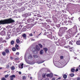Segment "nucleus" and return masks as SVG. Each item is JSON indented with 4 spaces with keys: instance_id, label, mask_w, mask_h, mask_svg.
Wrapping results in <instances>:
<instances>
[{
    "instance_id": "52",
    "label": "nucleus",
    "mask_w": 80,
    "mask_h": 80,
    "mask_svg": "<svg viewBox=\"0 0 80 80\" xmlns=\"http://www.w3.org/2000/svg\"><path fill=\"white\" fill-rule=\"evenodd\" d=\"M68 22H69L68 23H72V22L71 21H68Z\"/></svg>"
},
{
    "instance_id": "43",
    "label": "nucleus",
    "mask_w": 80,
    "mask_h": 80,
    "mask_svg": "<svg viewBox=\"0 0 80 80\" xmlns=\"http://www.w3.org/2000/svg\"><path fill=\"white\" fill-rule=\"evenodd\" d=\"M22 79L23 80H26V77L25 76H23L22 77Z\"/></svg>"
},
{
    "instance_id": "57",
    "label": "nucleus",
    "mask_w": 80,
    "mask_h": 80,
    "mask_svg": "<svg viewBox=\"0 0 80 80\" xmlns=\"http://www.w3.org/2000/svg\"><path fill=\"white\" fill-rule=\"evenodd\" d=\"M74 18V17H72L71 18V20H73V18Z\"/></svg>"
},
{
    "instance_id": "58",
    "label": "nucleus",
    "mask_w": 80,
    "mask_h": 80,
    "mask_svg": "<svg viewBox=\"0 0 80 80\" xmlns=\"http://www.w3.org/2000/svg\"><path fill=\"white\" fill-rule=\"evenodd\" d=\"M6 68H9V65H7V66Z\"/></svg>"
},
{
    "instance_id": "17",
    "label": "nucleus",
    "mask_w": 80,
    "mask_h": 80,
    "mask_svg": "<svg viewBox=\"0 0 80 80\" xmlns=\"http://www.w3.org/2000/svg\"><path fill=\"white\" fill-rule=\"evenodd\" d=\"M32 58H33V57L31 55H30L28 56V59H32Z\"/></svg>"
},
{
    "instance_id": "51",
    "label": "nucleus",
    "mask_w": 80,
    "mask_h": 80,
    "mask_svg": "<svg viewBox=\"0 0 80 80\" xmlns=\"http://www.w3.org/2000/svg\"><path fill=\"white\" fill-rule=\"evenodd\" d=\"M1 80H6V79L5 78H3Z\"/></svg>"
},
{
    "instance_id": "19",
    "label": "nucleus",
    "mask_w": 80,
    "mask_h": 80,
    "mask_svg": "<svg viewBox=\"0 0 80 80\" xmlns=\"http://www.w3.org/2000/svg\"><path fill=\"white\" fill-rule=\"evenodd\" d=\"M76 44L78 45H80V40L78 41H77Z\"/></svg>"
},
{
    "instance_id": "32",
    "label": "nucleus",
    "mask_w": 80,
    "mask_h": 80,
    "mask_svg": "<svg viewBox=\"0 0 80 80\" xmlns=\"http://www.w3.org/2000/svg\"><path fill=\"white\" fill-rule=\"evenodd\" d=\"M70 52H72L73 50V47L71 48H69Z\"/></svg>"
},
{
    "instance_id": "25",
    "label": "nucleus",
    "mask_w": 80,
    "mask_h": 80,
    "mask_svg": "<svg viewBox=\"0 0 80 80\" xmlns=\"http://www.w3.org/2000/svg\"><path fill=\"white\" fill-rule=\"evenodd\" d=\"M2 54L3 56H5V55H6V52H3L2 53Z\"/></svg>"
},
{
    "instance_id": "50",
    "label": "nucleus",
    "mask_w": 80,
    "mask_h": 80,
    "mask_svg": "<svg viewBox=\"0 0 80 80\" xmlns=\"http://www.w3.org/2000/svg\"><path fill=\"white\" fill-rule=\"evenodd\" d=\"M42 77H43V78L45 77V74H42Z\"/></svg>"
},
{
    "instance_id": "10",
    "label": "nucleus",
    "mask_w": 80,
    "mask_h": 80,
    "mask_svg": "<svg viewBox=\"0 0 80 80\" xmlns=\"http://www.w3.org/2000/svg\"><path fill=\"white\" fill-rule=\"evenodd\" d=\"M61 42H62V45H64L63 43L65 42V38L63 37L62 38Z\"/></svg>"
},
{
    "instance_id": "60",
    "label": "nucleus",
    "mask_w": 80,
    "mask_h": 80,
    "mask_svg": "<svg viewBox=\"0 0 80 80\" xmlns=\"http://www.w3.org/2000/svg\"><path fill=\"white\" fill-rule=\"evenodd\" d=\"M3 42H5V43H6V42H7V41H6V40H4L3 41Z\"/></svg>"
},
{
    "instance_id": "6",
    "label": "nucleus",
    "mask_w": 80,
    "mask_h": 80,
    "mask_svg": "<svg viewBox=\"0 0 80 80\" xmlns=\"http://www.w3.org/2000/svg\"><path fill=\"white\" fill-rule=\"evenodd\" d=\"M16 76L15 75H12L9 77L10 80H13V78H15Z\"/></svg>"
},
{
    "instance_id": "29",
    "label": "nucleus",
    "mask_w": 80,
    "mask_h": 80,
    "mask_svg": "<svg viewBox=\"0 0 80 80\" xmlns=\"http://www.w3.org/2000/svg\"><path fill=\"white\" fill-rule=\"evenodd\" d=\"M43 54V50H42L40 51V54L42 55Z\"/></svg>"
},
{
    "instance_id": "61",
    "label": "nucleus",
    "mask_w": 80,
    "mask_h": 80,
    "mask_svg": "<svg viewBox=\"0 0 80 80\" xmlns=\"http://www.w3.org/2000/svg\"><path fill=\"white\" fill-rule=\"evenodd\" d=\"M69 43L71 44V45H73V43H72V42H69Z\"/></svg>"
},
{
    "instance_id": "2",
    "label": "nucleus",
    "mask_w": 80,
    "mask_h": 80,
    "mask_svg": "<svg viewBox=\"0 0 80 80\" xmlns=\"http://www.w3.org/2000/svg\"><path fill=\"white\" fill-rule=\"evenodd\" d=\"M40 50V48L38 46V45H37L36 46L35 48H32V51L34 54H37V53L38 51H39Z\"/></svg>"
},
{
    "instance_id": "54",
    "label": "nucleus",
    "mask_w": 80,
    "mask_h": 80,
    "mask_svg": "<svg viewBox=\"0 0 80 80\" xmlns=\"http://www.w3.org/2000/svg\"><path fill=\"white\" fill-rule=\"evenodd\" d=\"M31 26V24H29L28 25V27H29V28H31V26Z\"/></svg>"
},
{
    "instance_id": "20",
    "label": "nucleus",
    "mask_w": 80,
    "mask_h": 80,
    "mask_svg": "<svg viewBox=\"0 0 80 80\" xmlns=\"http://www.w3.org/2000/svg\"><path fill=\"white\" fill-rule=\"evenodd\" d=\"M24 15L25 17L26 18L28 16H30L31 15L30 14V15H29V14H25Z\"/></svg>"
},
{
    "instance_id": "11",
    "label": "nucleus",
    "mask_w": 80,
    "mask_h": 80,
    "mask_svg": "<svg viewBox=\"0 0 80 80\" xmlns=\"http://www.w3.org/2000/svg\"><path fill=\"white\" fill-rule=\"evenodd\" d=\"M23 63H21L18 65V67L19 68H23Z\"/></svg>"
},
{
    "instance_id": "47",
    "label": "nucleus",
    "mask_w": 80,
    "mask_h": 80,
    "mask_svg": "<svg viewBox=\"0 0 80 80\" xmlns=\"http://www.w3.org/2000/svg\"><path fill=\"white\" fill-rule=\"evenodd\" d=\"M17 30L18 32H19L20 31V29H19V28H17Z\"/></svg>"
},
{
    "instance_id": "30",
    "label": "nucleus",
    "mask_w": 80,
    "mask_h": 80,
    "mask_svg": "<svg viewBox=\"0 0 80 80\" xmlns=\"http://www.w3.org/2000/svg\"><path fill=\"white\" fill-rule=\"evenodd\" d=\"M33 57L35 58H38V56L37 55H33Z\"/></svg>"
},
{
    "instance_id": "49",
    "label": "nucleus",
    "mask_w": 80,
    "mask_h": 80,
    "mask_svg": "<svg viewBox=\"0 0 80 80\" xmlns=\"http://www.w3.org/2000/svg\"><path fill=\"white\" fill-rule=\"evenodd\" d=\"M19 59V58H15L14 60H18Z\"/></svg>"
},
{
    "instance_id": "3",
    "label": "nucleus",
    "mask_w": 80,
    "mask_h": 80,
    "mask_svg": "<svg viewBox=\"0 0 80 80\" xmlns=\"http://www.w3.org/2000/svg\"><path fill=\"white\" fill-rule=\"evenodd\" d=\"M57 63L56 65L58 68H62V67H63L65 66V62H64L60 63L58 62H57Z\"/></svg>"
},
{
    "instance_id": "15",
    "label": "nucleus",
    "mask_w": 80,
    "mask_h": 80,
    "mask_svg": "<svg viewBox=\"0 0 80 80\" xmlns=\"http://www.w3.org/2000/svg\"><path fill=\"white\" fill-rule=\"evenodd\" d=\"M32 33L34 35H37V34H38V32L35 30L33 31Z\"/></svg>"
},
{
    "instance_id": "13",
    "label": "nucleus",
    "mask_w": 80,
    "mask_h": 80,
    "mask_svg": "<svg viewBox=\"0 0 80 80\" xmlns=\"http://www.w3.org/2000/svg\"><path fill=\"white\" fill-rule=\"evenodd\" d=\"M53 74L52 73H51L50 74H48L47 75V77H50V78H52L53 76Z\"/></svg>"
},
{
    "instance_id": "41",
    "label": "nucleus",
    "mask_w": 80,
    "mask_h": 80,
    "mask_svg": "<svg viewBox=\"0 0 80 80\" xmlns=\"http://www.w3.org/2000/svg\"><path fill=\"white\" fill-rule=\"evenodd\" d=\"M37 17H42V16L40 14H37Z\"/></svg>"
},
{
    "instance_id": "27",
    "label": "nucleus",
    "mask_w": 80,
    "mask_h": 80,
    "mask_svg": "<svg viewBox=\"0 0 80 80\" xmlns=\"http://www.w3.org/2000/svg\"><path fill=\"white\" fill-rule=\"evenodd\" d=\"M10 35H7V36H6V39L7 40H8V39H9V38H10Z\"/></svg>"
},
{
    "instance_id": "45",
    "label": "nucleus",
    "mask_w": 80,
    "mask_h": 80,
    "mask_svg": "<svg viewBox=\"0 0 80 80\" xmlns=\"http://www.w3.org/2000/svg\"><path fill=\"white\" fill-rule=\"evenodd\" d=\"M8 76H9V75L7 74L4 76V77H5V78H7V77H8Z\"/></svg>"
},
{
    "instance_id": "18",
    "label": "nucleus",
    "mask_w": 80,
    "mask_h": 80,
    "mask_svg": "<svg viewBox=\"0 0 80 80\" xmlns=\"http://www.w3.org/2000/svg\"><path fill=\"white\" fill-rule=\"evenodd\" d=\"M24 59L25 61L27 63H28V61H27V54H25L24 56Z\"/></svg>"
},
{
    "instance_id": "35",
    "label": "nucleus",
    "mask_w": 80,
    "mask_h": 80,
    "mask_svg": "<svg viewBox=\"0 0 80 80\" xmlns=\"http://www.w3.org/2000/svg\"><path fill=\"white\" fill-rule=\"evenodd\" d=\"M38 45L40 47V48H42L43 47V46L40 43L38 44Z\"/></svg>"
},
{
    "instance_id": "37",
    "label": "nucleus",
    "mask_w": 80,
    "mask_h": 80,
    "mask_svg": "<svg viewBox=\"0 0 80 80\" xmlns=\"http://www.w3.org/2000/svg\"><path fill=\"white\" fill-rule=\"evenodd\" d=\"M7 35H9L10 36V35H11V32H8Z\"/></svg>"
},
{
    "instance_id": "38",
    "label": "nucleus",
    "mask_w": 80,
    "mask_h": 80,
    "mask_svg": "<svg viewBox=\"0 0 80 80\" xmlns=\"http://www.w3.org/2000/svg\"><path fill=\"white\" fill-rule=\"evenodd\" d=\"M15 67L14 66L12 67L11 68V69L12 70H14V69H15Z\"/></svg>"
},
{
    "instance_id": "64",
    "label": "nucleus",
    "mask_w": 80,
    "mask_h": 80,
    "mask_svg": "<svg viewBox=\"0 0 80 80\" xmlns=\"http://www.w3.org/2000/svg\"><path fill=\"white\" fill-rule=\"evenodd\" d=\"M77 80H80V78H78Z\"/></svg>"
},
{
    "instance_id": "33",
    "label": "nucleus",
    "mask_w": 80,
    "mask_h": 80,
    "mask_svg": "<svg viewBox=\"0 0 80 80\" xmlns=\"http://www.w3.org/2000/svg\"><path fill=\"white\" fill-rule=\"evenodd\" d=\"M43 50L45 51L46 53H47V51L48 50V49H47V48H43Z\"/></svg>"
},
{
    "instance_id": "1",
    "label": "nucleus",
    "mask_w": 80,
    "mask_h": 80,
    "mask_svg": "<svg viewBox=\"0 0 80 80\" xmlns=\"http://www.w3.org/2000/svg\"><path fill=\"white\" fill-rule=\"evenodd\" d=\"M15 22V21L12 19L11 18H10L8 19H6L4 20H1L0 21V24L1 25L4 24H8V23H12Z\"/></svg>"
},
{
    "instance_id": "31",
    "label": "nucleus",
    "mask_w": 80,
    "mask_h": 80,
    "mask_svg": "<svg viewBox=\"0 0 80 80\" xmlns=\"http://www.w3.org/2000/svg\"><path fill=\"white\" fill-rule=\"evenodd\" d=\"M47 37H48V38H52V35L50 34L49 35H48Z\"/></svg>"
},
{
    "instance_id": "53",
    "label": "nucleus",
    "mask_w": 80,
    "mask_h": 80,
    "mask_svg": "<svg viewBox=\"0 0 80 80\" xmlns=\"http://www.w3.org/2000/svg\"><path fill=\"white\" fill-rule=\"evenodd\" d=\"M57 26L58 27H60V24H58L57 25Z\"/></svg>"
},
{
    "instance_id": "14",
    "label": "nucleus",
    "mask_w": 80,
    "mask_h": 80,
    "mask_svg": "<svg viewBox=\"0 0 80 80\" xmlns=\"http://www.w3.org/2000/svg\"><path fill=\"white\" fill-rule=\"evenodd\" d=\"M65 37L66 38H67V39H68V38H70V35L68 34L66 35Z\"/></svg>"
},
{
    "instance_id": "62",
    "label": "nucleus",
    "mask_w": 80,
    "mask_h": 80,
    "mask_svg": "<svg viewBox=\"0 0 80 80\" xmlns=\"http://www.w3.org/2000/svg\"><path fill=\"white\" fill-rule=\"evenodd\" d=\"M10 58L11 59V60H13V57H10Z\"/></svg>"
},
{
    "instance_id": "40",
    "label": "nucleus",
    "mask_w": 80,
    "mask_h": 80,
    "mask_svg": "<svg viewBox=\"0 0 80 80\" xmlns=\"http://www.w3.org/2000/svg\"><path fill=\"white\" fill-rule=\"evenodd\" d=\"M22 37H23V38H25V37H26V34H23Z\"/></svg>"
},
{
    "instance_id": "22",
    "label": "nucleus",
    "mask_w": 80,
    "mask_h": 80,
    "mask_svg": "<svg viewBox=\"0 0 80 80\" xmlns=\"http://www.w3.org/2000/svg\"><path fill=\"white\" fill-rule=\"evenodd\" d=\"M42 25L43 27H46L47 23H42Z\"/></svg>"
},
{
    "instance_id": "28",
    "label": "nucleus",
    "mask_w": 80,
    "mask_h": 80,
    "mask_svg": "<svg viewBox=\"0 0 80 80\" xmlns=\"http://www.w3.org/2000/svg\"><path fill=\"white\" fill-rule=\"evenodd\" d=\"M67 75H66V74H64L63 76V78H64L65 79L67 78Z\"/></svg>"
},
{
    "instance_id": "4",
    "label": "nucleus",
    "mask_w": 80,
    "mask_h": 80,
    "mask_svg": "<svg viewBox=\"0 0 80 80\" xmlns=\"http://www.w3.org/2000/svg\"><path fill=\"white\" fill-rule=\"evenodd\" d=\"M65 28L67 29V28H60V30L59 31L63 32V33H64V31H65Z\"/></svg>"
},
{
    "instance_id": "24",
    "label": "nucleus",
    "mask_w": 80,
    "mask_h": 80,
    "mask_svg": "<svg viewBox=\"0 0 80 80\" xmlns=\"http://www.w3.org/2000/svg\"><path fill=\"white\" fill-rule=\"evenodd\" d=\"M3 38H0V43H3Z\"/></svg>"
},
{
    "instance_id": "23",
    "label": "nucleus",
    "mask_w": 80,
    "mask_h": 80,
    "mask_svg": "<svg viewBox=\"0 0 80 80\" xmlns=\"http://www.w3.org/2000/svg\"><path fill=\"white\" fill-rule=\"evenodd\" d=\"M44 62H45V61H38V64H40V63H43Z\"/></svg>"
},
{
    "instance_id": "48",
    "label": "nucleus",
    "mask_w": 80,
    "mask_h": 80,
    "mask_svg": "<svg viewBox=\"0 0 80 80\" xmlns=\"http://www.w3.org/2000/svg\"><path fill=\"white\" fill-rule=\"evenodd\" d=\"M47 28H50V27L48 25H47Z\"/></svg>"
},
{
    "instance_id": "42",
    "label": "nucleus",
    "mask_w": 80,
    "mask_h": 80,
    "mask_svg": "<svg viewBox=\"0 0 80 80\" xmlns=\"http://www.w3.org/2000/svg\"><path fill=\"white\" fill-rule=\"evenodd\" d=\"M11 45H13V44L14 43V41H12L11 42Z\"/></svg>"
},
{
    "instance_id": "21",
    "label": "nucleus",
    "mask_w": 80,
    "mask_h": 80,
    "mask_svg": "<svg viewBox=\"0 0 80 80\" xmlns=\"http://www.w3.org/2000/svg\"><path fill=\"white\" fill-rule=\"evenodd\" d=\"M27 30V29L25 27H24L22 29V32H25Z\"/></svg>"
},
{
    "instance_id": "9",
    "label": "nucleus",
    "mask_w": 80,
    "mask_h": 80,
    "mask_svg": "<svg viewBox=\"0 0 80 80\" xmlns=\"http://www.w3.org/2000/svg\"><path fill=\"white\" fill-rule=\"evenodd\" d=\"M74 30H75V33H77L78 32V31L77 30V27L76 25H74L73 27Z\"/></svg>"
},
{
    "instance_id": "12",
    "label": "nucleus",
    "mask_w": 80,
    "mask_h": 80,
    "mask_svg": "<svg viewBox=\"0 0 80 80\" xmlns=\"http://www.w3.org/2000/svg\"><path fill=\"white\" fill-rule=\"evenodd\" d=\"M6 33V32H5L4 31H2L0 33V34L1 35H5Z\"/></svg>"
},
{
    "instance_id": "34",
    "label": "nucleus",
    "mask_w": 80,
    "mask_h": 80,
    "mask_svg": "<svg viewBox=\"0 0 80 80\" xmlns=\"http://www.w3.org/2000/svg\"><path fill=\"white\" fill-rule=\"evenodd\" d=\"M16 41L17 43H20V40H19V39H16Z\"/></svg>"
},
{
    "instance_id": "39",
    "label": "nucleus",
    "mask_w": 80,
    "mask_h": 80,
    "mask_svg": "<svg viewBox=\"0 0 80 80\" xmlns=\"http://www.w3.org/2000/svg\"><path fill=\"white\" fill-rule=\"evenodd\" d=\"M70 75L71 77H74V74L72 73V74H70Z\"/></svg>"
},
{
    "instance_id": "59",
    "label": "nucleus",
    "mask_w": 80,
    "mask_h": 80,
    "mask_svg": "<svg viewBox=\"0 0 80 80\" xmlns=\"http://www.w3.org/2000/svg\"><path fill=\"white\" fill-rule=\"evenodd\" d=\"M78 69L77 68L76 69L75 72H78Z\"/></svg>"
},
{
    "instance_id": "7",
    "label": "nucleus",
    "mask_w": 80,
    "mask_h": 80,
    "mask_svg": "<svg viewBox=\"0 0 80 80\" xmlns=\"http://www.w3.org/2000/svg\"><path fill=\"white\" fill-rule=\"evenodd\" d=\"M0 62L1 64H3V63H5L6 62V61L5 59H1Z\"/></svg>"
},
{
    "instance_id": "26",
    "label": "nucleus",
    "mask_w": 80,
    "mask_h": 80,
    "mask_svg": "<svg viewBox=\"0 0 80 80\" xmlns=\"http://www.w3.org/2000/svg\"><path fill=\"white\" fill-rule=\"evenodd\" d=\"M15 47L17 49V50H18V49H19V47L18 45H17V44H16L15 45Z\"/></svg>"
},
{
    "instance_id": "46",
    "label": "nucleus",
    "mask_w": 80,
    "mask_h": 80,
    "mask_svg": "<svg viewBox=\"0 0 80 80\" xmlns=\"http://www.w3.org/2000/svg\"><path fill=\"white\" fill-rule=\"evenodd\" d=\"M64 48H69V47H70V46H64Z\"/></svg>"
},
{
    "instance_id": "63",
    "label": "nucleus",
    "mask_w": 80,
    "mask_h": 80,
    "mask_svg": "<svg viewBox=\"0 0 80 80\" xmlns=\"http://www.w3.org/2000/svg\"><path fill=\"white\" fill-rule=\"evenodd\" d=\"M34 19H35V20H38V18H37L35 17V18H34Z\"/></svg>"
},
{
    "instance_id": "16",
    "label": "nucleus",
    "mask_w": 80,
    "mask_h": 80,
    "mask_svg": "<svg viewBox=\"0 0 80 80\" xmlns=\"http://www.w3.org/2000/svg\"><path fill=\"white\" fill-rule=\"evenodd\" d=\"M5 52L6 53H8H8H10V51H9V49H6L5 50Z\"/></svg>"
},
{
    "instance_id": "36",
    "label": "nucleus",
    "mask_w": 80,
    "mask_h": 80,
    "mask_svg": "<svg viewBox=\"0 0 80 80\" xmlns=\"http://www.w3.org/2000/svg\"><path fill=\"white\" fill-rule=\"evenodd\" d=\"M12 50L13 52H15V51H16V48H13Z\"/></svg>"
},
{
    "instance_id": "56",
    "label": "nucleus",
    "mask_w": 80,
    "mask_h": 80,
    "mask_svg": "<svg viewBox=\"0 0 80 80\" xmlns=\"http://www.w3.org/2000/svg\"><path fill=\"white\" fill-rule=\"evenodd\" d=\"M31 41H35V39L33 38H31Z\"/></svg>"
},
{
    "instance_id": "5",
    "label": "nucleus",
    "mask_w": 80,
    "mask_h": 80,
    "mask_svg": "<svg viewBox=\"0 0 80 80\" xmlns=\"http://www.w3.org/2000/svg\"><path fill=\"white\" fill-rule=\"evenodd\" d=\"M33 21H34V20L32 18H29L28 20H27L28 23H32V22H33Z\"/></svg>"
},
{
    "instance_id": "44",
    "label": "nucleus",
    "mask_w": 80,
    "mask_h": 80,
    "mask_svg": "<svg viewBox=\"0 0 80 80\" xmlns=\"http://www.w3.org/2000/svg\"><path fill=\"white\" fill-rule=\"evenodd\" d=\"M71 72H75V69L74 68H72L71 69Z\"/></svg>"
},
{
    "instance_id": "55",
    "label": "nucleus",
    "mask_w": 80,
    "mask_h": 80,
    "mask_svg": "<svg viewBox=\"0 0 80 80\" xmlns=\"http://www.w3.org/2000/svg\"><path fill=\"white\" fill-rule=\"evenodd\" d=\"M63 56H60V58L61 59H63Z\"/></svg>"
},
{
    "instance_id": "8",
    "label": "nucleus",
    "mask_w": 80,
    "mask_h": 80,
    "mask_svg": "<svg viewBox=\"0 0 80 80\" xmlns=\"http://www.w3.org/2000/svg\"><path fill=\"white\" fill-rule=\"evenodd\" d=\"M63 32H62L61 31H59L58 32V35L59 37H62L63 35Z\"/></svg>"
}]
</instances>
